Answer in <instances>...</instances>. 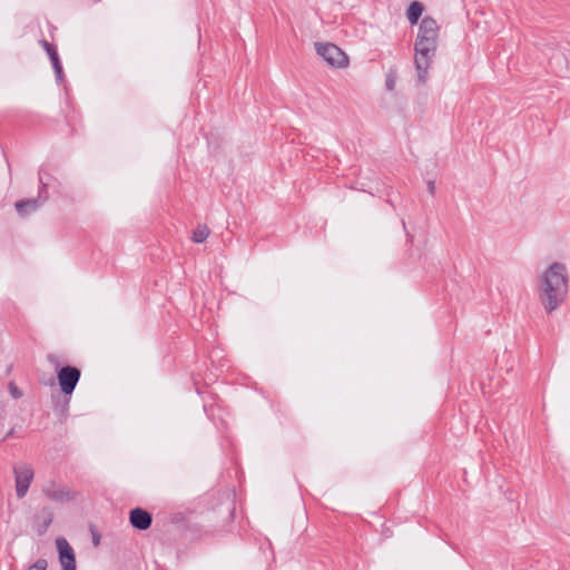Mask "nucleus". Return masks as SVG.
I'll return each mask as SVG.
<instances>
[{
	"mask_svg": "<svg viewBox=\"0 0 570 570\" xmlns=\"http://www.w3.org/2000/svg\"><path fill=\"white\" fill-rule=\"evenodd\" d=\"M569 271L560 261L549 262L539 273L537 296L546 313L556 312L567 299L569 293Z\"/></svg>",
	"mask_w": 570,
	"mask_h": 570,
	"instance_id": "f257e3e1",
	"label": "nucleus"
},
{
	"mask_svg": "<svg viewBox=\"0 0 570 570\" xmlns=\"http://www.w3.org/2000/svg\"><path fill=\"white\" fill-rule=\"evenodd\" d=\"M440 27L430 16L424 17L417 28L414 42V62L420 81L428 78L429 69L435 56L439 43Z\"/></svg>",
	"mask_w": 570,
	"mask_h": 570,
	"instance_id": "f03ea898",
	"label": "nucleus"
},
{
	"mask_svg": "<svg viewBox=\"0 0 570 570\" xmlns=\"http://www.w3.org/2000/svg\"><path fill=\"white\" fill-rule=\"evenodd\" d=\"M314 49L323 62L333 70H346L351 65L348 53L334 42L317 41Z\"/></svg>",
	"mask_w": 570,
	"mask_h": 570,
	"instance_id": "7ed1b4c3",
	"label": "nucleus"
},
{
	"mask_svg": "<svg viewBox=\"0 0 570 570\" xmlns=\"http://www.w3.org/2000/svg\"><path fill=\"white\" fill-rule=\"evenodd\" d=\"M33 469L28 464H18L14 466L16 493L18 498H23L33 480Z\"/></svg>",
	"mask_w": 570,
	"mask_h": 570,
	"instance_id": "20e7f679",
	"label": "nucleus"
},
{
	"mask_svg": "<svg viewBox=\"0 0 570 570\" xmlns=\"http://www.w3.org/2000/svg\"><path fill=\"white\" fill-rule=\"evenodd\" d=\"M56 548L61 570H77L75 551L69 542L59 537L56 539Z\"/></svg>",
	"mask_w": 570,
	"mask_h": 570,
	"instance_id": "39448f33",
	"label": "nucleus"
},
{
	"mask_svg": "<svg viewBox=\"0 0 570 570\" xmlns=\"http://www.w3.org/2000/svg\"><path fill=\"white\" fill-rule=\"evenodd\" d=\"M57 376L61 391L69 395L79 381L80 372L76 367L66 366L58 372Z\"/></svg>",
	"mask_w": 570,
	"mask_h": 570,
	"instance_id": "423d86ee",
	"label": "nucleus"
},
{
	"mask_svg": "<svg viewBox=\"0 0 570 570\" xmlns=\"http://www.w3.org/2000/svg\"><path fill=\"white\" fill-rule=\"evenodd\" d=\"M42 491L47 498L53 501L63 502L71 499L70 492L66 488L53 482L46 483Z\"/></svg>",
	"mask_w": 570,
	"mask_h": 570,
	"instance_id": "0eeeda50",
	"label": "nucleus"
},
{
	"mask_svg": "<svg viewBox=\"0 0 570 570\" xmlns=\"http://www.w3.org/2000/svg\"><path fill=\"white\" fill-rule=\"evenodd\" d=\"M130 523L136 529L146 530L150 527L151 515L147 511L136 508L130 512Z\"/></svg>",
	"mask_w": 570,
	"mask_h": 570,
	"instance_id": "6e6552de",
	"label": "nucleus"
},
{
	"mask_svg": "<svg viewBox=\"0 0 570 570\" xmlns=\"http://www.w3.org/2000/svg\"><path fill=\"white\" fill-rule=\"evenodd\" d=\"M424 11V6L420 1H412L406 9V19L411 24H416Z\"/></svg>",
	"mask_w": 570,
	"mask_h": 570,
	"instance_id": "1a4fd4ad",
	"label": "nucleus"
},
{
	"mask_svg": "<svg viewBox=\"0 0 570 570\" xmlns=\"http://www.w3.org/2000/svg\"><path fill=\"white\" fill-rule=\"evenodd\" d=\"M45 47H46V49L48 51V55L50 57V60H51V63H52L53 69L56 71V75H57L58 78H60L62 70H61V66H60L57 52L47 42L45 43Z\"/></svg>",
	"mask_w": 570,
	"mask_h": 570,
	"instance_id": "9d476101",
	"label": "nucleus"
},
{
	"mask_svg": "<svg viewBox=\"0 0 570 570\" xmlns=\"http://www.w3.org/2000/svg\"><path fill=\"white\" fill-rule=\"evenodd\" d=\"M208 235H209V229L207 228V226H198L194 230L193 239L195 243H203L204 240H206Z\"/></svg>",
	"mask_w": 570,
	"mask_h": 570,
	"instance_id": "9b49d317",
	"label": "nucleus"
},
{
	"mask_svg": "<svg viewBox=\"0 0 570 570\" xmlns=\"http://www.w3.org/2000/svg\"><path fill=\"white\" fill-rule=\"evenodd\" d=\"M397 73L394 70H390L385 76V88L387 91H393L396 88Z\"/></svg>",
	"mask_w": 570,
	"mask_h": 570,
	"instance_id": "f8f14e48",
	"label": "nucleus"
},
{
	"mask_svg": "<svg viewBox=\"0 0 570 570\" xmlns=\"http://www.w3.org/2000/svg\"><path fill=\"white\" fill-rule=\"evenodd\" d=\"M48 562L46 559H38L35 563L28 567L27 570H47Z\"/></svg>",
	"mask_w": 570,
	"mask_h": 570,
	"instance_id": "ddd939ff",
	"label": "nucleus"
},
{
	"mask_svg": "<svg viewBox=\"0 0 570 570\" xmlns=\"http://www.w3.org/2000/svg\"><path fill=\"white\" fill-rule=\"evenodd\" d=\"M27 206L31 207L32 209H35L37 207L36 202H33V200L19 202L16 204V208L18 209L19 213H23V208Z\"/></svg>",
	"mask_w": 570,
	"mask_h": 570,
	"instance_id": "4468645a",
	"label": "nucleus"
}]
</instances>
